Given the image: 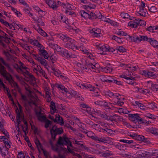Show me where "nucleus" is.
<instances>
[{"label": "nucleus", "mask_w": 158, "mask_h": 158, "mask_svg": "<svg viewBox=\"0 0 158 158\" xmlns=\"http://www.w3.org/2000/svg\"><path fill=\"white\" fill-rule=\"evenodd\" d=\"M56 35L58 37L65 42L64 45L65 47L70 48L74 51L77 49V47L74 44V40L69 37L67 35L60 33Z\"/></svg>", "instance_id": "f257e3e1"}, {"label": "nucleus", "mask_w": 158, "mask_h": 158, "mask_svg": "<svg viewBox=\"0 0 158 158\" xmlns=\"http://www.w3.org/2000/svg\"><path fill=\"white\" fill-rule=\"evenodd\" d=\"M63 131V130L61 128H58L56 125L53 126L52 128L50 130V134L52 139H55L56 135L62 134Z\"/></svg>", "instance_id": "f03ea898"}, {"label": "nucleus", "mask_w": 158, "mask_h": 158, "mask_svg": "<svg viewBox=\"0 0 158 158\" xmlns=\"http://www.w3.org/2000/svg\"><path fill=\"white\" fill-rule=\"evenodd\" d=\"M129 119L133 122L135 124L137 123L138 124L139 123L141 120V118L139 115V114H129L128 115Z\"/></svg>", "instance_id": "7ed1b4c3"}, {"label": "nucleus", "mask_w": 158, "mask_h": 158, "mask_svg": "<svg viewBox=\"0 0 158 158\" xmlns=\"http://www.w3.org/2000/svg\"><path fill=\"white\" fill-rule=\"evenodd\" d=\"M89 32L92 36L94 37L99 38L102 35L100 29L98 28H95L90 30Z\"/></svg>", "instance_id": "20e7f679"}, {"label": "nucleus", "mask_w": 158, "mask_h": 158, "mask_svg": "<svg viewBox=\"0 0 158 158\" xmlns=\"http://www.w3.org/2000/svg\"><path fill=\"white\" fill-rule=\"evenodd\" d=\"M150 152H147L143 150H140L136 152V154L139 156V158H148Z\"/></svg>", "instance_id": "39448f33"}, {"label": "nucleus", "mask_w": 158, "mask_h": 158, "mask_svg": "<svg viewBox=\"0 0 158 158\" xmlns=\"http://www.w3.org/2000/svg\"><path fill=\"white\" fill-rule=\"evenodd\" d=\"M0 61L7 68L8 70L9 73H14V70L10 67V64L9 63L6 62L2 57H0Z\"/></svg>", "instance_id": "423d86ee"}, {"label": "nucleus", "mask_w": 158, "mask_h": 158, "mask_svg": "<svg viewBox=\"0 0 158 158\" xmlns=\"http://www.w3.org/2000/svg\"><path fill=\"white\" fill-rule=\"evenodd\" d=\"M143 75H144L145 77L150 78L152 77H157V74L148 71L147 70H144L143 71Z\"/></svg>", "instance_id": "0eeeda50"}, {"label": "nucleus", "mask_w": 158, "mask_h": 158, "mask_svg": "<svg viewBox=\"0 0 158 158\" xmlns=\"http://www.w3.org/2000/svg\"><path fill=\"white\" fill-rule=\"evenodd\" d=\"M45 1L48 6L53 10L57 9L58 6H57L56 2L54 1Z\"/></svg>", "instance_id": "6e6552de"}, {"label": "nucleus", "mask_w": 158, "mask_h": 158, "mask_svg": "<svg viewBox=\"0 0 158 158\" xmlns=\"http://www.w3.org/2000/svg\"><path fill=\"white\" fill-rule=\"evenodd\" d=\"M139 11H136L135 14L137 15H140L143 17L146 16V13L147 12L146 10L142 7H139Z\"/></svg>", "instance_id": "1a4fd4ad"}, {"label": "nucleus", "mask_w": 158, "mask_h": 158, "mask_svg": "<svg viewBox=\"0 0 158 158\" xmlns=\"http://www.w3.org/2000/svg\"><path fill=\"white\" fill-rule=\"evenodd\" d=\"M60 54L62 55L63 57L65 56L67 58H70L72 57H74V56H75V55H72L71 52H69L67 50L65 49L63 50Z\"/></svg>", "instance_id": "9d476101"}, {"label": "nucleus", "mask_w": 158, "mask_h": 158, "mask_svg": "<svg viewBox=\"0 0 158 158\" xmlns=\"http://www.w3.org/2000/svg\"><path fill=\"white\" fill-rule=\"evenodd\" d=\"M15 111L16 114V118L17 120V127H18V126L19 127L20 123L21 122V121H20V120L21 117V115L17 106H16V109Z\"/></svg>", "instance_id": "9b49d317"}, {"label": "nucleus", "mask_w": 158, "mask_h": 158, "mask_svg": "<svg viewBox=\"0 0 158 158\" xmlns=\"http://www.w3.org/2000/svg\"><path fill=\"white\" fill-rule=\"evenodd\" d=\"M8 72L5 67L2 64H0V74L3 77H6V75Z\"/></svg>", "instance_id": "f8f14e48"}, {"label": "nucleus", "mask_w": 158, "mask_h": 158, "mask_svg": "<svg viewBox=\"0 0 158 158\" xmlns=\"http://www.w3.org/2000/svg\"><path fill=\"white\" fill-rule=\"evenodd\" d=\"M35 112L39 120L41 121H45L47 119L46 116L41 115L42 113L41 111L38 112L36 110Z\"/></svg>", "instance_id": "ddd939ff"}, {"label": "nucleus", "mask_w": 158, "mask_h": 158, "mask_svg": "<svg viewBox=\"0 0 158 158\" xmlns=\"http://www.w3.org/2000/svg\"><path fill=\"white\" fill-rule=\"evenodd\" d=\"M110 63H108L106 66L101 67L102 71L106 73H111L112 71V68L110 66Z\"/></svg>", "instance_id": "4468645a"}, {"label": "nucleus", "mask_w": 158, "mask_h": 158, "mask_svg": "<svg viewBox=\"0 0 158 158\" xmlns=\"http://www.w3.org/2000/svg\"><path fill=\"white\" fill-rule=\"evenodd\" d=\"M20 72L21 73H20L23 75L24 76H25V74H26L29 76L32 80H33L35 79V77L32 74H31L27 70H26L25 72H24L23 70L22 71H20Z\"/></svg>", "instance_id": "2eb2a0df"}, {"label": "nucleus", "mask_w": 158, "mask_h": 158, "mask_svg": "<svg viewBox=\"0 0 158 158\" xmlns=\"http://www.w3.org/2000/svg\"><path fill=\"white\" fill-rule=\"evenodd\" d=\"M149 42L154 47L158 48V42L154 38H151Z\"/></svg>", "instance_id": "dca6fc26"}, {"label": "nucleus", "mask_w": 158, "mask_h": 158, "mask_svg": "<svg viewBox=\"0 0 158 158\" xmlns=\"http://www.w3.org/2000/svg\"><path fill=\"white\" fill-rule=\"evenodd\" d=\"M104 106L106 110L112 109L113 107V106L112 105V103L110 102H105Z\"/></svg>", "instance_id": "f3484780"}, {"label": "nucleus", "mask_w": 158, "mask_h": 158, "mask_svg": "<svg viewBox=\"0 0 158 158\" xmlns=\"http://www.w3.org/2000/svg\"><path fill=\"white\" fill-rule=\"evenodd\" d=\"M89 12H86L84 10H81L80 11V13L81 16L87 19L89 17Z\"/></svg>", "instance_id": "a211bd4d"}, {"label": "nucleus", "mask_w": 158, "mask_h": 158, "mask_svg": "<svg viewBox=\"0 0 158 158\" xmlns=\"http://www.w3.org/2000/svg\"><path fill=\"white\" fill-rule=\"evenodd\" d=\"M40 51L42 55L44 57V58L45 59H48L49 57L48 54L46 50L44 49L43 50L40 49Z\"/></svg>", "instance_id": "6ab92c4d"}, {"label": "nucleus", "mask_w": 158, "mask_h": 158, "mask_svg": "<svg viewBox=\"0 0 158 158\" xmlns=\"http://www.w3.org/2000/svg\"><path fill=\"white\" fill-rule=\"evenodd\" d=\"M50 106L51 110H53L52 111L51 110V113L52 114H53L56 111V108L55 104L53 101L51 102Z\"/></svg>", "instance_id": "aec40b11"}, {"label": "nucleus", "mask_w": 158, "mask_h": 158, "mask_svg": "<svg viewBox=\"0 0 158 158\" xmlns=\"http://www.w3.org/2000/svg\"><path fill=\"white\" fill-rule=\"evenodd\" d=\"M13 85L15 88V90L18 91L19 93H21V89L17 82H15Z\"/></svg>", "instance_id": "412c9836"}, {"label": "nucleus", "mask_w": 158, "mask_h": 158, "mask_svg": "<svg viewBox=\"0 0 158 158\" xmlns=\"http://www.w3.org/2000/svg\"><path fill=\"white\" fill-rule=\"evenodd\" d=\"M157 29H158V28L157 27L151 26L146 28V30L152 32H154V30H156Z\"/></svg>", "instance_id": "4be33fe9"}, {"label": "nucleus", "mask_w": 158, "mask_h": 158, "mask_svg": "<svg viewBox=\"0 0 158 158\" xmlns=\"http://www.w3.org/2000/svg\"><path fill=\"white\" fill-rule=\"evenodd\" d=\"M140 38H141V41H147L149 42L151 40V38H148L147 36L146 35H140Z\"/></svg>", "instance_id": "5701e85b"}, {"label": "nucleus", "mask_w": 158, "mask_h": 158, "mask_svg": "<svg viewBox=\"0 0 158 158\" xmlns=\"http://www.w3.org/2000/svg\"><path fill=\"white\" fill-rule=\"evenodd\" d=\"M128 26L132 28H136L138 27V23H136L134 21H131L129 22Z\"/></svg>", "instance_id": "b1692460"}, {"label": "nucleus", "mask_w": 158, "mask_h": 158, "mask_svg": "<svg viewBox=\"0 0 158 158\" xmlns=\"http://www.w3.org/2000/svg\"><path fill=\"white\" fill-rule=\"evenodd\" d=\"M86 85V89H88L89 90L91 91H94L96 89H98L97 88H95L94 87H93L91 85L89 84H87Z\"/></svg>", "instance_id": "393cba45"}, {"label": "nucleus", "mask_w": 158, "mask_h": 158, "mask_svg": "<svg viewBox=\"0 0 158 158\" xmlns=\"http://www.w3.org/2000/svg\"><path fill=\"white\" fill-rule=\"evenodd\" d=\"M116 49H117L118 51H119L120 52L122 53L126 52V49L122 46H117L116 47Z\"/></svg>", "instance_id": "a878e982"}, {"label": "nucleus", "mask_w": 158, "mask_h": 158, "mask_svg": "<svg viewBox=\"0 0 158 158\" xmlns=\"http://www.w3.org/2000/svg\"><path fill=\"white\" fill-rule=\"evenodd\" d=\"M145 116L146 117L153 120L155 119L157 117L156 116H155L154 115L151 114L150 113H147L145 115Z\"/></svg>", "instance_id": "bb28decb"}, {"label": "nucleus", "mask_w": 158, "mask_h": 158, "mask_svg": "<svg viewBox=\"0 0 158 158\" xmlns=\"http://www.w3.org/2000/svg\"><path fill=\"white\" fill-rule=\"evenodd\" d=\"M40 58V59H38L39 62H40L41 64L44 66H46L47 65L48 63L44 59H42V57H39Z\"/></svg>", "instance_id": "cd10ccee"}, {"label": "nucleus", "mask_w": 158, "mask_h": 158, "mask_svg": "<svg viewBox=\"0 0 158 158\" xmlns=\"http://www.w3.org/2000/svg\"><path fill=\"white\" fill-rule=\"evenodd\" d=\"M135 103L136 104L135 106H138L141 109L143 110L145 109L144 107L145 106L143 105L142 104L139 103L138 101H135Z\"/></svg>", "instance_id": "c85d7f7f"}, {"label": "nucleus", "mask_w": 158, "mask_h": 158, "mask_svg": "<svg viewBox=\"0 0 158 158\" xmlns=\"http://www.w3.org/2000/svg\"><path fill=\"white\" fill-rule=\"evenodd\" d=\"M151 89L153 91L156 90L158 91V85L154 84L153 83H151Z\"/></svg>", "instance_id": "c756f323"}, {"label": "nucleus", "mask_w": 158, "mask_h": 158, "mask_svg": "<svg viewBox=\"0 0 158 158\" xmlns=\"http://www.w3.org/2000/svg\"><path fill=\"white\" fill-rule=\"evenodd\" d=\"M99 154L102 156L103 157H107L112 155V154L110 153L109 152H100Z\"/></svg>", "instance_id": "7c9ffc66"}, {"label": "nucleus", "mask_w": 158, "mask_h": 158, "mask_svg": "<svg viewBox=\"0 0 158 158\" xmlns=\"http://www.w3.org/2000/svg\"><path fill=\"white\" fill-rule=\"evenodd\" d=\"M141 121H140L139 123V124H142L147 125L150 123H151V122L147 121L144 119H142V118H141Z\"/></svg>", "instance_id": "2f4dec72"}, {"label": "nucleus", "mask_w": 158, "mask_h": 158, "mask_svg": "<svg viewBox=\"0 0 158 158\" xmlns=\"http://www.w3.org/2000/svg\"><path fill=\"white\" fill-rule=\"evenodd\" d=\"M149 10L151 12L155 13L157 11V8L154 6H152L150 7L148 6Z\"/></svg>", "instance_id": "473e14b6"}, {"label": "nucleus", "mask_w": 158, "mask_h": 158, "mask_svg": "<svg viewBox=\"0 0 158 158\" xmlns=\"http://www.w3.org/2000/svg\"><path fill=\"white\" fill-rule=\"evenodd\" d=\"M112 39L115 40L118 43H120L122 42L121 40V38L117 37L115 35H113V37H112Z\"/></svg>", "instance_id": "72a5a7b5"}, {"label": "nucleus", "mask_w": 158, "mask_h": 158, "mask_svg": "<svg viewBox=\"0 0 158 158\" xmlns=\"http://www.w3.org/2000/svg\"><path fill=\"white\" fill-rule=\"evenodd\" d=\"M105 101L102 100L100 101H97L94 102V103L96 105H98L101 106H103L104 104Z\"/></svg>", "instance_id": "f704fd0d"}, {"label": "nucleus", "mask_w": 158, "mask_h": 158, "mask_svg": "<svg viewBox=\"0 0 158 158\" xmlns=\"http://www.w3.org/2000/svg\"><path fill=\"white\" fill-rule=\"evenodd\" d=\"M144 136L139 135L136 134L135 139L137 141H142Z\"/></svg>", "instance_id": "c9c22d12"}, {"label": "nucleus", "mask_w": 158, "mask_h": 158, "mask_svg": "<svg viewBox=\"0 0 158 158\" xmlns=\"http://www.w3.org/2000/svg\"><path fill=\"white\" fill-rule=\"evenodd\" d=\"M89 15V17L88 19H97V16L94 13L90 12Z\"/></svg>", "instance_id": "e433bc0d"}, {"label": "nucleus", "mask_w": 158, "mask_h": 158, "mask_svg": "<svg viewBox=\"0 0 158 158\" xmlns=\"http://www.w3.org/2000/svg\"><path fill=\"white\" fill-rule=\"evenodd\" d=\"M14 68L19 73H20V71H22L23 70L22 69L20 68L18 64H15V65H13Z\"/></svg>", "instance_id": "4c0bfd02"}, {"label": "nucleus", "mask_w": 158, "mask_h": 158, "mask_svg": "<svg viewBox=\"0 0 158 158\" xmlns=\"http://www.w3.org/2000/svg\"><path fill=\"white\" fill-rule=\"evenodd\" d=\"M107 120L108 121H114L117 122V118H115V117L114 116V114L112 115H111L110 116H108V118H107Z\"/></svg>", "instance_id": "58836bf2"}, {"label": "nucleus", "mask_w": 158, "mask_h": 158, "mask_svg": "<svg viewBox=\"0 0 158 158\" xmlns=\"http://www.w3.org/2000/svg\"><path fill=\"white\" fill-rule=\"evenodd\" d=\"M11 10L17 15L18 17H20L22 15L21 13L13 7H11Z\"/></svg>", "instance_id": "ea45409f"}, {"label": "nucleus", "mask_w": 158, "mask_h": 158, "mask_svg": "<svg viewBox=\"0 0 158 158\" xmlns=\"http://www.w3.org/2000/svg\"><path fill=\"white\" fill-rule=\"evenodd\" d=\"M55 48L56 51L59 52V54H60L62 52V51H63V50L64 49V48H61L60 46H58L56 44L55 46Z\"/></svg>", "instance_id": "a19ab883"}, {"label": "nucleus", "mask_w": 158, "mask_h": 158, "mask_svg": "<svg viewBox=\"0 0 158 158\" xmlns=\"http://www.w3.org/2000/svg\"><path fill=\"white\" fill-rule=\"evenodd\" d=\"M35 21H37V22L39 24H38V26L40 27V25L41 26H44V22L42 20V19L40 18H38L36 20H35Z\"/></svg>", "instance_id": "79ce46f5"}, {"label": "nucleus", "mask_w": 158, "mask_h": 158, "mask_svg": "<svg viewBox=\"0 0 158 158\" xmlns=\"http://www.w3.org/2000/svg\"><path fill=\"white\" fill-rule=\"evenodd\" d=\"M87 64L90 70L94 71V70L93 69H95L94 68V67H95V65H93L92 63H88L87 61Z\"/></svg>", "instance_id": "37998d69"}, {"label": "nucleus", "mask_w": 158, "mask_h": 158, "mask_svg": "<svg viewBox=\"0 0 158 158\" xmlns=\"http://www.w3.org/2000/svg\"><path fill=\"white\" fill-rule=\"evenodd\" d=\"M120 142H123L124 143L130 144L131 143H134V141L132 140H127L124 139H120L119 140Z\"/></svg>", "instance_id": "c03bdc74"}, {"label": "nucleus", "mask_w": 158, "mask_h": 158, "mask_svg": "<svg viewBox=\"0 0 158 158\" xmlns=\"http://www.w3.org/2000/svg\"><path fill=\"white\" fill-rule=\"evenodd\" d=\"M64 138H62L61 136H60L57 142V144L60 145H63L64 144Z\"/></svg>", "instance_id": "a18cd8bd"}, {"label": "nucleus", "mask_w": 158, "mask_h": 158, "mask_svg": "<svg viewBox=\"0 0 158 158\" xmlns=\"http://www.w3.org/2000/svg\"><path fill=\"white\" fill-rule=\"evenodd\" d=\"M6 77H4L6 79L8 82H10V78H12L13 77L11 74L8 72L6 75Z\"/></svg>", "instance_id": "49530a36"}, {"label": "nucleus", "mask_w": 158, "mask_h": 158, "mask_svg": "<svg viewBox=\"0 0 158 158\" xmlns=\"http://www.w3.org/2000/svg\"><path fill=\"white\" fill-rule=\"evenodd\" d=\"M125 156L128 158H139L138 157V156L134 154H126Z\"/></svg>", "instance_id": "de8ad7c7"}, {"label": "nucleus", "mask_w": 158, "mask_h": 158, "mask_svg": "<svg viewBox=\"0 0 158 158\" xmlns=\"http://www.w3.org/2000/svg\"><path fill=\"white\" fill-rule=\"evenodd\" d=\"M45 121V123L44 125V127L45 128H48L50 125H51L52 124V122L48 119H47Z\"/></svg>", "instance_id": "09e8293b"}, {"label": "nucleus", "mask_w": 158, "mask_h": 158, "mask_svg": "<svg viewBox=\"0 0 158 158\" xmlns=\"http://www.w3.org/2000/svg\"><path fill=\"white\" fill-rule=\"evenodd\" d=\"M7 96L8 97V98L12 102V104H13L14 105H15V107H16V106H17L15 104L14 100H13V99L12 98V96L11 94H10L9 93H7Z\"/></svg>", "instance_id": "8fccbe9b"}, {"label": "nucleus", "mask_w": 158, "mask_h": 158, "mask_svg": "<svg viewBox=\"0 0 158 158\" xmlns=\"http://www.w3.org/2000/svg\"><path fill=\"white\" fill-rule=\"evenodd\" d=\"M121 16L124 19H128L130 17V15L127 13L124 12L121 13Z\"/></svg>", "instance_id": "3c124183"}, {"label": "nucleus", "mask_w": 158, "mask_h": 158, "mask_svg": "<svg viewBox=\"0 0 158 158\" xmlns=\"http://www.w3.org/2000/svg\"><path fill=\"white\" fill-rule=\"evenodd\" d=\"M105 94L106 95L108 96L109 97H111L113 96H114V94L113 93L111 92L110 90H109L106 91L105 93Z\"/></svg>", "instance_id": "603ef678"}, {"label": "nucleus", "mask_w": 158, "mask_h": 158, "mask_svg": "<svg viewBox=\"0 0 158 158\" xmlns=\"http://www.w3.org/2000/svg\"><path fill=\"white\" fill-rule=\"evenodd\" d=\"M150 155H148V158H157L158 156L155 153L150 152Z\"/></svg>", "instance_id": "864d4df0"}, {"label": "nucleus", "mask_w": 158, "mask_h": 158, "mask_svg": "<svg viewBox=\"0 0 158 158\" xmlns=\"http://www.w3.org/2000/svg\"><path fill=\"white\" fill-rule=\"evenodd\" d=\"M85 6L86 7V9H88V7L90 9H94L96 7V5L92 4H89L88 5H85Z\"/></svg>", "instance_id": "5fc2aeb1"}, {"label": "nucleus", "mask_w": 158, "mask_h": 158, "mask_svg": "<svg viewBox=\"0 0 158 158\" xmlns=\"http://www.w3.org/2000/svg\"><path fill=\"white\" fill-rule=\"evenodd\" d=\"M121 96V95L118 94H114V97L115 98H117L120 101H122L124 99V98H121L120 97Z\"/></svg>", "instance_id": "6e6d98bb"}, {"label": "nucleus", "mask_w": 158, "mask_h": 158, "mask_svg": "<svg viewBox=\"0 0 158 158\" xmlns=\"http://www.w3.org/2000/svg\"><path fill=\"white\" fill-rule=\"evenodd\" d=\"M3 142L5 145V147L7 148L8 149L10 147V143H11L10 142L9 143L7 141L4 140L3 141Z\"/></svg>", "instance_id": "4d7b16f0"}, {"label": "nucleus", "mask_w": 158, "mask_h": 158, "mask_svg": "<svg viewBox=\"0 0 158 158\" xmlns=\"http://www.w3.org/2000/svg\"><path fill=\"white\" fill-rule=\"evenodd\" d=\"M98 142L104 143H107V140L104 137H98Z\"/></svg>", "instance_id": "13d9d810"}, {"label": "nucleus", "mask_w": 158, "mask_h": 158, "mask_svg": "<svg viewBox=\"0 0 158 158\" xmlns=\"http://www.w3.org/2000/svg\"><path fill=\"white\" fill-rule=\"evenodd\" d=\"M114 116H115V118H117V121H121L122 119H123V118L122 117L116 114H114Z\"/></svg>", "instance_id": "bf43d9fd"}, {"label": "nucleus", "mask_w": 158, "mask_h": 158, "mask_svg": "<svg viewBox=\"0 0 158 158\" xmlns=\"http://www.w3.org/2000/svg\"><path fill=\"white\" fill-rule=\"evenodd\" d=\"M101 117L105 118L106 120H107V118H108V116L106 114L103 113V112H101L100 114L99 115Z\"/></svg>", "instance_id": "052dcab7"}, {"label": "nucleus", "mask_w": 158, "mask_h": 158, "mask_svg": "<svg viewBox=\"0 0 158 158\" xmlns=\"http://www.w3.org/2000/svg\"><path fill=\"white\" fill-rule=\"evenodd\" d=\"M57 122L58 123H60V125L62 126L64 124V122L62 117L58 118Z\"/></svg>", "instance_id": "680f3d73"}, {"label": "nucleus", "mask_w": 158, "mask_h": 158, "mask_svg": "<svg viewBox=\"0 0 158 158\" xmlns=\"http://www.w3.org/2000/svg\"><path fill=\"white\" fill-rule=\"evenodd\" d=\"M69 142H70V140L67 137H65L64 138V145H67Z\"/></svg>", "instance_id": "e2e57ef3"}, {"label": "nucleus", "mask_w": 158, "mask_h": 158, "mask_svg": "<svg viewBox=\"0 0 158 158\" xmlns=\"http://www.w3.org/2000/svg\"><path fill=\"white\" fill-rule=\"evenodd\" d=\"M107 22L109 23L112 25L115 26L116 25V22L110 19H107Z\"/></svg>", "instance_id": "0e129e2a"}, {"label": "nucleus", "mask_w": 158, "mask_h": 158, "mask_svg": "<svg viewBox=\"0 0 158 158\" xmlns=\"http://www.w3.org/2000/svg\"><path fill=\"white\" fill-rule=\"evenodd\" d=\"M18 158H25V156L24 153L22 152H20L18 153Z\"/></svg>", "instance_id": "69168bd1"}, {"label": "nucleus", "mask_w": 158, "mask_h": 158, "mask_svg": "<svg viewBox=\"0 0 158 158\" xmlns=\"http://www.w3.org/2000/svg\"><path fill=\"white\" fill-rule=\"evenodd\" d=\"M33 44L34 45L38 46L39 48L40 47H41V45L40 44L37 40L34 41Z\"/></svg>", "instance_id": "338daca9"}, {"label": "nucleus", "mask_w": 158, "mask_h": 158, "mask_svg": "<svg viewBox=\"0 0 158 158\" xmlns=\"http://www.w3.org/2000/svg\"><path fill=\"white\" fill-rule=\"evenodd\" d=\"M105 132H106L108 134H112L113 132V130L111 129L105 128Z\"/></svg>", "instance_id": "774afa93"}]
</instances>
